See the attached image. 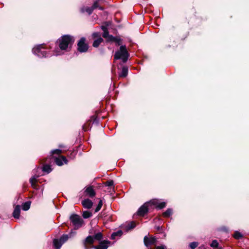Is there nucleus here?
Listing matches in <instances>:
<instances>
[{
	"label": "nucleus",
	"instance_id": "nucleus-30",
	"mask_svg": "<svg viewBox=\"0 0 249 249\" xmlns=\"http://www.w3.org/2000/svg\"><path fill=\"white\" fill-rule=\"evenodd\" d=\"M102 206H103V202H102V200L100 199L98 203V205L97 206L96 208H95V212H98V211H99L101 210Z\"/></svg>",
	"mask_w": 249,
	"mask_h": 249
},
{
	"label": "nucleus",
	"instance_id": "nucleus-36",
	"mask_svg": "<svg viewBox=\"0 0 249 249\" xmlns=\"http://www.w3.org/2000/svg\"><path fill=\"white\" fill-rule=\"evenodd\" d=\"M76 154V153L75 152H72L69 157L71 159H73L75 157Z\"/></svg>",
	"mask_w": 249,
	"mask_h": 249
},
{
	"label": "nucleus",
	"instance_id": "nucleus-19",
	"mask_svg": "<svg viewBox=\"0 0 249 249\" xmlns=\"http://www.w3.org/2000/svg\"><path fill=\"white\" fill-rule=\"evenodd\" d=\"M103 39L102 37H100L97 39L95 40L93 43V46L94 47H97L99 46L100 43L102 42Z\"/></svg>",
	"mask_w": 249,
	"mask_h": 249
},
{
	"label": "nucleus",
	"instance_id": "nucleus-38",
	"mask_svg": "<svg viewBox=\"0 0 249 249\" xmlns=\"http://www.w3.org/2000/svg\"><path fill=\"white\" fill-rule=\"evenodd\" d=\"M32 188L34 189H36L37 185H36V183L31 184Z\"/></svg>",
	"mask_w": 249,
	"mask_h": 249
},
{
	"label": "nucleus",
	"instance_id": "nucleus-34",
	"mask_svg": "<svg viewBox=\"0 0 249 249\" xmlns=\"http://www.w3.org/2000/svg\"><path fill=\"white\" fill-rule=\"evenodd\" d=\"M114 182L112 180H109L105 182L106 186L111 187L113 185Z\"/></svg>",
	"mask_w": 249,
	"mask_h": 249
},
{
	"label": "nucleus",
	"instance_id": "nucleus-26",
	"mask_svg": "<svg viewBox=\"0 0 249 249\" xmlns=\"http://www.w3.org/2000/svg\"><path fill=\"white\" fill-rule=\"evenodd\" d=\"M233 237L236 239H239L243 237V235L239 231H236L233 234Z\"/></svg>",
	"mask_w": 249,
	"mask_h": 249
},
{
	"label": "nucleus",
	"instance_id": "nucleus-39",
	"mask_svg": "<svg viewBox=\"0 0 249 249\" xmlns=\"http://www.w3.org/2000/svg\"><path fill=\"white\" fill-rule=\"evenodd\" d=\"M102 29L103 30V31L104 32H105V31H107V27H106V26H102Z\"/></svg>",
	"mask_w": 249,
	"mask_h": 249
},
{
	"label": "nucleus",
	"instance_id": "nucleus-8",
	"mask_svg": "<svg viewBox=\"0 0 249 249\" xmlns=\"http://www.w3.org/2000/svg\"><path fill=\"white\" fill-rule=\"evenodd\" d=\"M86 38L82 37L77 43V49L80 53L86 52L89 48L88 45L85 43Z\"/></svg>",
	"mask_w": 249,
	"mask_h": 249
},
{
	"label": "nucleus",
	"instance_id": "nucleus-15",
	"mask_svg": "<svg viewBox=\"0 0 249 249\" xmlns=\"http://www.w3.org/2000/svg\"><path fill=\"white\" fill-rule=\"evenodd\" d=\"M20 213V206L18 205H17L13 213V216L15 218L18 219L19 217Z\"/></svg>",
	"mask_w": 249,
	"mask_h": 249
},
{
	"label": "nucleus",
	"instance_id": "nucleus-18",
	"mask_svg": "<svg viewBox=\"0 0 249 249\" xmlns=\"http://www.w3.org/2000/svg\"><path fill=\"white\" fill-rule=\"evenodd\" d=\"M31 204V202L30 201H28L23 203L22 205V210L24 211L28 210L30 208Z\"/></svg>",
	"mask_w": 249,
	"mask_h": 249
},
{
	"label": "nucleus",
	"instance_id": "nucleus-2",
	"mask_svg": "<svg viewBox=\"0 0 249 249\" xmlns=\"http://www.w3.org/2000/svg\"><path fill=\"white\" fill-rule=\"evenodd\" d=\"M103 239V234L101 232H94L93 235H89L83 241V245L85 249H91L95 246L93 243L95 241H100Z\"/></svg>",
	"mask_w": 249,
	"mask_h": 249
},
{
	"label": "nucleus",
	"instance_id": "nucleus-33",
	"mask_svg": "<svg viewBox=\"0 0 249 249\" xmlns=\"http://www.w3.org/2000/svg\"><path fill=\"white\" fill-rule=\"evenodd\" d=\"M218 243L216 240H213L211 244H210V246L211 247L213 248H217L218 247Z\"/></svg>",
	"mask_w": 249,
	"mask_h": 249
},
{
	"label": "nucleus",
	"instance_id": "nucleus-10",
	"mask_svg": "<svg viewBox=\"0 0 249 249\" xmlns=\"http://www.w3.org/2000/svg\"><path fill=\"white\" fill-rule=\"evenodd\" d=\"M49 160H47L46 158L44 159V161H42V163L43 164L42 168V171L47 174L50 173L52 170L51 168L52 163H49Z\"/></svg>",
	"mask_w": 249,
	"mask_h": 249
},
{
	"label": "nucleus",
	"instance_id": "nucleus-25",
	"mask_svg": "<svg viewBox=\"0 0 249 249\" xmlns=\"http://www.w3.org/2000/svg\"><path fill=\"white\" fill-rule=\"evenodd\" d=\"M99 0H96L93 3V5L92 6V8L94 9L96 8H99L101 10H103V7L100 6L98 4Z\"/></svg>",
	"mask_w": 249,
	"mask_h": 249
},
{
	"label": "nucleus",
	"instance_id": "nucleus-16",
	"mask_svg": "<svg viewBox=\"0 0 249 249\" xmlns=\"http://www.w3.org/2000/svg\"><path fill=\"white\" fill-rule=\"evenodd\" d=\"M53 244L55 249H60L63 243L60 239H54L53 240Z\"/></svg>",
	"mask_w": 249,
	"mask_h": 249
},
{
	"label": "nucleus",
	"instance_id": "nucleus-27",
	"mask_svg": "<svg viewBox=\"0 0 249 249\" xmlns=\"http://www.w3.org/2000/svg\"><path fill=\"white\" fill-rule=\"evenodd\" d=\"M69 238V236L68 234H63L61 237L60 238V240L61 241V242L63 244L66 241H67Z\"/></svg>",
	"mask_w": 249,
	"mask_h": 249
},
{
	"label": "nucleus",
	"instance_id": "nucleus-28",
	"mask_svg": "<svg viewBox=\"0 0 249 249\" xmlns=\"http://www.w3.org/2000/svg\"><path fill=\"white\" fill-rule=\"evenodd\" d=\"M166 206V203L165 202H161L157 204L156 208L157 209H161Z\"/></svg>",
	"mask_w": 249,
	"mask_h": 249
},
{
	"label": "nucleus",
	"instance_id": "nucleus-7",
	"mask_svg": "<svg viewBox=\"0 0 249 249\" xmlns=\"http://www.w3.org/2000/svg\"><path fill=\"white\" fill-rule=\"evenodd\" d=\"M107 114L105 110H96L95 114L91 117V120L93 123H98L101 119H105Z\"/></svg>",
	"mask_w": 249,
	"mask_h": 249
},
{
	"label": "nucleus",
	"instance_id": "nucleus-41",
	"mask_svg": "<svg viewBox=\"0 0 249 249\" xmlns=\"http://www.w3.org/2000/svg\"><path fill=\"white\" fill-rule=\"evenodd\" d=\"M61 53H56L55 54V55H60Z\"/></svg>",
	"mask_w": 249,
	"mask_h": 249
},
{
	"label": "nucleus",
	"instance_id": "nucleus-4",
	"mask_svg": "<svg viewBox=\"0 0 249 249\" xmlns=\"http://www.w3.org/2000/svg\"><path fill=\"white\" fill-rule=\"evenodd\" d=\"M129 55L126 46L122 45L119 50L115 53L114 57V59H122L124 63H125L128 60Z\"/></svg>",
	"mask_w": 249,
	"mask_h": 249
},
{
	"label": "nucleus",
	"instance_id": "nucleus-13",
	"mask_svg": "<svg viewBox=\"0 0 249 249\" xmlns=\"http://www.w3.org/2000/svg\"><path fill=\"white\" fill-rule=\"evenodd\" d=\"M110 244V242L107 240L100 241L97 246L94 247V249H107Z\"/></svg>",
	"mask_w": 249,
	"mask_h": 249
},
{
	"label": "nucleus",
	"instance_id": "nucleus-35",
	"mask_svg": "<svg viewBox=\"0 0 249 249\" xmlns=\"http://www.w3.org/2000/svg\"><path fill=\"white\" fill-rule=\"evenodd\" d=\"M30 182L31 184L36 183L37 182L36 178V177H35V176L32 177L30 179Z\"/></svg>",
	"mask_w": 249,
	"mask_h": 249
},
{
	"label": "nucleus",
	"instance_id": "nucleus-17",
	"mask_svg": "<svg viewBox=\"0 0 249 249\" xmlns=\"http://www.w3.org/2000/svg\"><path fill=\"white\" fill-rule=\"evenodd\" d=\"M128 69L127 67H123L121 73L119 74L120 77H125L128 74Z\"/></svg>",
	"mask_w": 249,
	"mask_h": 249
},
{
	"label": "nucleus",
	"instance_id": "nucleus-37",
	"mask_svg": "<svg viewBox=\"0 0 249 249\" xmlns=\"http://www.w3.org/2000/svg\"><path fill=\"white\" fill-rule=\"evenodd\" d=\"M166 247L164 245H161L159 246H157L156 247V249H165Z\"/></svg>",
	"mask_w": 249,
	"mask_h": 249
},
{
	"label": "nucleus",
	"instance_id": "nucleus-5",
	"mask_svg": "<svg viewBox=\"0 0 249 249\" xmlns=\"http://www.w3.org/2000/svg\"><path fill=\"white\" fill-rule=\"evenodd\" d=\"M70 220L75 229H79L84 224L83 219L76 214H72L70 217Z\"/></svg>",
	"mask_w": 249,
	"mask_h": 249
},
{
	"label": "nucleus",
	"instance_id": "nucleus-6",
	"mask_svg": "<svg viewBox=\"0 0 249 249\" xmlns=\"http://www.w3.org/2000/svg\"><path fill=\"white\" fill-rule=\"evenodd\" d=\"M33 53L39 57H46L49 56L46 51L44 50L43 45H38L32 50Z\"/></svg>",
	"mask_w": 249,
	"mask_h": 249
},
{
	"label": "nucleus",
	"instance_id": "nucleus-3",
	"mask_svg": "<svg viewBox=\"0 0 249 249\" xmlns=\"http://www.w3.org/2000/svg\"><path fill=\"white\" fill-rule=\"evenodd\" d=\"M74 39L72 36L70 35H64L59 39V46L61 50H69L73 43Z\"/></svg>",
	"mask_w": 249,
	"mask_h": 249
},
{
	"label": "nucleus",
	"instance_id": "nucleus-11",
	"mask_svg": "<svg viewBox=\"0 0 249 249\" xmlns=\"http://www.w3.org/2000/svg\"><path fill=\"white\" fill-rule=\"evenodd\" d=\"M157 238L155 237H149L145 236L144 237L143 241L144 245L146 247H149L151 245H155L157 242Z\"/></svg>",
	"mask_w": 249,
	"mask_h": 249
},
{
	"label": "nucleus",
	"instance_id": "nucleus-40",
	"mask_svg": "<svg viewBox=\"0 0 249 249\" xmlns=\"http://www.w3.org/2000/svg\"><path fill=\"white\" fill-rule=\"evenodd\" d=\"M93 36L94 37H96V36H98V34H97V33H94V34H93Z\"/></svg>",
	"mask_w": 249,
	"mask_h": 249
},
{
	"label": "nucleus",
	"instance_id": "nucleus-24",
	"mask_svg": "<svg viewBox=\"0 0 249 249\" xmlns=\"http://www.w3.org/2000/svg\"><path fill=\"white\" fill-rule=\"evenodd\" d=\"M172 213V210L171 209H168L162 214L163 216L165 217H169Z\"/></svg>",
	"mask_w": 249,
	"mask_h": 249
},
{
	"label": "nucleus",
	"instance_id": "nucleus-29",
	"mask_svg": "<svg viewBox=\"0 0 249 249\" xmlns=\"http://www.w3.org/2000/svg\"><path fill=\"white\" fill-rule=\"evenodd\" d=\"M199 244L197 242H193L189 244V247L191 249H196L198 246Z\"/></svg>",
	"mask_w": 249,
	"mask_h": 249
},
{
	"label": "nucleus",
	"instance_id": "nucleus-22",
	"mask_svg": "<svg viewBox=\"0 0 249 249\" xmlns=\"http://www.w3.org/2000/svg\"><path fill=\"white\" fill-rule=\"evenodd\" d=\"M92 215V213L89 211H85L82 213V216L84 218H88Z\"/></svg>",
	"mask_w": 249,
	"mask_h": 249
},
{
	"label": "nucleus",
	"instance_id": "nucleus-14",
	"mask_svg": "<svg viewBox=\"0 0 249 249\" xmlns=\"http://www.w3.org/2000/svg\"><path fill=\"white\" fill-rule=\"evenodd\" d=\"M82 204L83 207L85 208L89 209L92 207L93 202L91 200L87 198L83 200L82 201Z\"/></svg>",
	"mask_w": 249,
	"mask_h": 249
},
{
	"label": "nucleus",
	"instance_id": "nucleus-1",
	"mask_svg": "<svg viewBox=\"0 0 249 249\" xmlns=\"http://www.w3.org/2000/svg\"><path fill=\"white\" fill-rule=\"evenodd\" d=\"M62 150L57 149L52 150L50 152V155L47 158V160H49V163L55 162L58 166H62L64 163L67 164L68 160L66 157L61 156Z\"/></svg>",
	"mask_w": 249,
	"mask_h": 249
},
{
	"label": "nucleus",
	"instance_id": "nucleus-9",
	"mask_svg": "<svg viewBox=\"0 0 249 249\" xmlns=\"http://www.w3.org/2000/svg\"><path fill=\"white\" fill-rule=\"evenodd\" d=\"M150 202H146L143 204L138 210L137 214L140 216H144L148 212V207Z\"/></svg>",
	"mask_w": 249,
	"mask_h": 249
},
{
	"label": "nucleus",
	"instance_id": "nucleus-23",
	"mask_svg": "<svg viewBox=\"0 0 249 249\" xmlns=\"http://www.w3.org/2000/svg\"><path fill=\"white\" fill-rule=\"evenodd\" d=\"M93 11V9L92 8V7H86L85 8H82L81 9V12L84 13L85 12H86L87 13H88L89 14V15H90L91 14V13H92Z\"/></svg>",
	"mask_w": 249,
	"mask_h": 249
},
{
	"label": "nucleus",
	"instance_id": "nucleus-21",
	"mask_svg": "<svg viewBox=\"0 0 249 249\" xmlns=\"http://www.w3.org/2000/svg\"><path fill=\"white\" fill-rule=\"evenodd\" d=\"M103 36L107 39V40L108 41H109L110 39H113V36L112 35H109V33L108 31L104 32L103 34Z\"/></svg>",
	"mask_w": 249,
	"mask_h": 249
},
{
	"label": "nucleus",
	"instance_id": "nucleus-12",
	"mask_svg": "<svg viewBox=\"0 0 249 249\" xmlns=\"http://www.w3.org/2000/svg\"><path fill=\"white\" fill-rule=\"evenodd\" d=\"M84 193L86 196L90 198H93L96 195V192L92 186L87 187L84 191Z\"/></svg>",
	"mask_w": 249,
	"mask_h": 249
},
{
	"label": "nucleus",
	"instance_id": "nucleus-32",
	"mask_svg": "<svg viewBox=\"0 0 249 249\" xmlns=\"http://www.w3.org/2000/svg\"><path fill=\"white\" fill-rule=\"evenodd\" d=\"M121 39L120 38L116 37L113 36V39H110L109 41H114L117 43L118 45L121 44Z\"/></svg>",
	"mask_w": 249,
	"mask_h": 249
},
{
	"label": "nucleus",
	"instance_id": "nucleus-20",
	"mask_svg": "<svg viewBox=\"0 0 249 249\" xmlns=\"http://www.w3.org/2000/svg\"><path fill=\"white\" fill-rule=\"evenodd\" d=\"M123 234L122 231L119 230L116 232H113L111 235V238L112 239H115L116 236L120 237Z\"/></svg>",
	"mask_w": 249,
	"mask_h": 249
},
{
	"label": "nucleus",
	"instance_id": "nucleus-31",
	"mask_svg": "<svg viewBox=\"0 0 249 249\" xmlns=\"http://www.w3.org/2000/svg\"><path fill=\"white\" fill-rule=\"evenodd\" d=\"M136 227V223L135 222L132 221L128 223L127 225V228L128 230H131L134 228Z\"/></svg>",
	"mask_w": 249,
	"mask_h": 249
}]
</instances>
